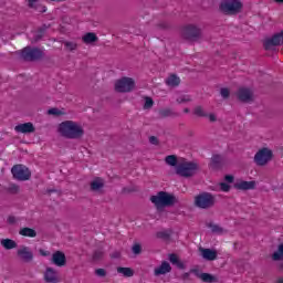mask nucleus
Here are the masks:
<instances>
[{"label": "nucleus", "instance_id": "obj_1", "mask_svg": "<svg viewBox=\"0 0 283 283\" xmlns=\"http://www.w3.org/2000/svg\"><path fill=\"white\" fill-rule=\"evenodd\" d=\"M57 134L63 138H69L70 140H78L85 135V129L83 125L74 120H64L57 126Z\"/></svg>", "mask_w": 283, "mask_h": 283}, {"label": "nucleus", "instance_id": "obj_2", "mask_svg": "<svg viewBox=\"0 0 283 283\" xmlns=\"http://www.w3.org/2000/svg\"><path fill=\"white\" fill-rule=\"evenodd\" d=\"M198 169H200L198 163L181 159L176 167V174L182 178H191L198 174Z\"/></svg>", "mask_w": 283, "mask_h": 283}, {"label": "nucleus", "instance_id": "obj_3", "mask_svg": "<svg viewBox=\"0 0 283 283\" xmlns=\"http://www.w3.org/2000/svg\"><path fill=\"white\" fill-rule=\"evenodd\" d=\"M243 8L244 3H242L241 0H222L219 4L220 12L228 17H235V14H240Z\"/></svg>", "mask_w": 283, "mask_h": 283}, {"label": "nucleus", "instance_id": "obj_4", "mask_svg": "<svg viewBox=\"0 0 283 283\" xmlns=\"http://www.w3.org/2000/svg\"><path fill=\"white\" fill-rule=\"evenodd\" d=\"M150 202H153V205H155V207L160 210L164 209V207H174L177 200L176 196L165 191H160L157 195L150 197Z\"/></svg>", "mask_w": 283, "mask_h": 283}, {"label": "nucleus", "instance_id": "obj_5", "mask_svg": "<svg viewBox=\"0 0 283 283\" xmlns=\"http://www.w3.org/2000/svg\"><path fill=\"white\" fill-rule=\"evenodd\" d=\"M273 158V149L269 147H262L255 153L254 163L258 165V167H266V165H269Z\"/></svg>", "mask_w": 283, "mask_h": 283}, {"label": "nucleus", "instance_id": "obj_6", "mask_svg": "<svg viewBox=\"0 0 283 283\" xmlns=\"http://www.w3.org/2000/svg\"><path fill=\"white\" fill-rule=\"evenodd\" d=\"M180 35L186 41H198L202 36V30L196 24H187L181 28Z\"/></svg>", "mask_w": 283, "mask_h": 283}, {"label": "nucleus", "instance_id": "obj_7", "mask_svg": "<svg viewBox=\"0 0 283 283\" xmlns=\"http://www.w3.org/2000/svg\"><path fill=\"white\" fill-rule=\"evenodd\" d=\"M196 207L199 209H211L216 205V197L209 192H203L195 198Z\"/></svg>", "mask_w": 283, "mask_h": 283}, {"label": "nucleus", "instance_id": "obj_8", "mask_svg": "<svg viewBox=\"0 0 283 283\" xmlns=\"http://www.w3.org/2000/svg\"><path fill=\"white\" fill-rule=\"evenodd\" d=\"M136 82L132 77H122L115 82V91L122 94L134 92Z\"/></svg>", "mask_w": 283, "mask_h": 283}, {"label": "nucleus", "instance_id": "obj_9", "mask_svg": "<svg viewBox=\"0 0 283 283\" xmlns=\"http://www.w3.org/2000/svg\"><path fill=\"white\" fill-rule=\"evenodd\" d=\"M11 174L15 180H30V177L32 176V172H30V169L23 165H15L11 169Z\"/></svg>", "mask_w": 283, "mask_h": 283}, {"label": "nucleus", "instance_id": "obj_10", "mask_svg": "<svg viewBox=\"0 0 283 283\" xmlns=\"http://www.w3.org/2000/svg\"><path fill=\"white\" fill-rule=\"evenodd\" d=\"M21 56L24 61H36L43 56V51L28 46L21 51Z\"/></svg>", "mask_w": 283, "mask_h": 283}, {"label": "nucleus", "instance_id": "obj_11", "mask_svg": "<svg viewBox=\"0 0 283 283\" xmlns=\"http://www.w3.org/2000/svg\"><path fill=\"white\" fill-rule=\"evenodd\" d=\"M237 98H239L241 103H252V101L255 99V95L253 94V90L240 87L237 92Z\"/></svg>", "mask_w": 283, "mask_h": 283}, {"label": "nucleus", "instance_id": "obj_12", "mask_svg": "<svg viewBox=\"0 0 283 283\" xmlns=\"http://www.w3.org/2000/svg\"><path fill=\"white\" fill-rule=\"evenodd\" d=\"M277 45H283V31L264 41L265 50H273Z\"/></svg>", "mask_w": 283, "mask_h": 283}, {"label": "nucleus", "instance_id": "obj_13", "mask_svg": "<svg viewBox=\"0 0 283 283\" xmlns=\"http://www.w3.org/2000/svg\"><path fill=\"white\" fill-rule=\"evenodd\" d=\"M18 258L22 260V262H32L34 254L30 251V248L22 245L17 251Z\"/></svg>", "mask_w": 283, "mask_h": 283}, {"label": "nucleus", "instance_id": "obj_14", "mask_svg": "<svg viewBox=\"0 0 283 283\" xmlns=\"http://www.w3.org/2000/svg\"><path fill=\"white\" fill-rule=\"evenodd\" d=\"M14 132H17V134H34L36 132V128L34 127V124L28 122L17 125L14 127Z\"/></svg>", "mask_w": 283, "mask_h": 283}, {"label": "nucleus", "instance_id": "obj_15", "mask_svg": "<svg viewBox=\"0 0 283 283\" xmlns=\"http://www.w3.org/2000/svg\"><path fill=\"white\" fill-rule=\"evenodd\" d=\"M199 252L201 258H203V260H207L208 262H213V260H218V251L216 250L199 248Z\"/></svg>", "mask_w": 283, "mask_h": 283}, {"label": "nucleus", "instance_id": "obj_16", "mask_svg": "<svg viewBox=\"0 0 283 283\" xmlns=\"http://www.w3.org/2000/svg\"><path fill=\"white\" fill-rule=\"evenodd\" d=\"M51 262L55 266H65V264H67V259L65 258V253L56 251L52 254Z\"/></svg>", "mask_w": 283, "mask_h": 283}, {"label": "nucleus", "instance_id": "obj_17", "mask_svg": "<svg viewBox=\"0 0 283 283\" xmlns=\"http://www.w3.org/2000/svg\"><path fill=\"white\" fill-rule=\"evenodd\" d=\"M255 181H245V180H239L234 184L235 189H241L242 191H249L251 189H254L256 187Z\"/></svg>", "mask_w": 283, "mask_h": 283}, {"label": "nucleus", "instance_id": "obj_18", "mask_svg": "<svg viewBox=\"0 0 283 283\" xmlns=\"http://www.w3.org/2000/svg\"><path fill=\"white\" fill-rule=\"evenodd\" d=\"M155 275L158 277L159 275H167V273H171V265L169 262L164 261L159 266L154 270Z\"/></svg>", "mask_w": 283, "mask_h": 283}, {"label": "nucleus", "instance_id": "obj_19", "mask_svg": "<svg viewBox=\"0 0 283 283\" xmlns=\"http://www.w3.org/2000/svg\"><path fill=\"white\" fill-rule=\"evenodd\" d=\"M44 280L49 283H59V273L54 269L48 268L44 273Z\"/></svg>", "mask_w": 283, "mask_h": 283}, {"label": "nucleus", "instance_id": "obj_20", "mask_svg": "<svg viewBox=\"0 0 283 283\" xmlns=\"http://www.w3.org/2000/svg\"><path fill=\"white\" fill-rule=\"evenodd\" d=\"M82 41L86 45H90V43H96V41H98V36L96 33L88 32L82 36Z\"/></svg>", "mask_w": 283, "mask_h": 283}, {"label": "nucleus", "instance_id": "obj_21", "mask_svg": "<svg viewBox=\"0 0 283 283\" xmlns=\"http://www.w3.org/2000/svg\"><path fill=\"white\" fill-rule=\"evenodd\" d=\"M1 247H3V249H6L7 251H10L12 249H17V241L12 240V239H2L0 241Z\"/></svg>", "mask_w": 283, "mask_h": 283}, {"label": "nucleus", "instance_id": "obj_22", "mask_svg": "<svg viewBox=\"0 0 283 283\" xmlns=\"http://www.w3.org/2000/svg\"><path fill=\"white\" fill-rule=\"evenodd\" d=\"M105 182L103 181L102 178H95L92 182H91V189L92 191H99V189H103Z\"/></svg>", "mask_w": 283, "mask_h": 283}, {"label": "nucleus", "instance_id": "obj_23", "mask_svg": "<svg viewBox=\"0 0 283 283\" xmlns=\"http://www.w3.org/2000/svg\"><path fill=\"white\" fill-rule=\"evenodd\" d=\"M19 233L24 238H36V231L31 228H22Z\"/></svg>", "mask_w": 283, "mask_h": 283}, {"label": "nucleus", "instance_id": "obj_24", "mask_svg": "<svg viewBox=\"0 0 283 283\" xmlns=\"http://www.w3.org/2000/svg\"><path fill=\"white\" fill-rule=\"evenodd\" d=\"M117 273L123 277H134V271L132 268H117Z\"/></svg>", "mask_w": 283, "mask_h": 283}, {"label": "nucleus", "instance_id": "obj_25", "mask_svg": "<svg viewBox=\"0 0 283 283\" xmlns=\"http://www.w3.org/2000/svg\"><path fill=\"white\" fill-rule=\"evenodd\" d=\"M272 260H274V262L283 260V243L279 244L277 250L272 254Z\"/></svg>", "mask_w": 283, "mask_h": 283}, {"label": "nucleus", "instance_id": "obj_26", "mask_svg": "<svg viewBox=\"0 0 283 283\" xmlns=\"http://www.w3.org/2000/svg\"><path fill=\"white\" fill-rule=\"evenodd\" d=\"M200 280L201 282H206V283H214V282H218V276L209 273H202Z\"/></svg>", "mask_w": 283, "mask_h": 283}, {"label": "nucleus", "instance_id": "obj_27", "mask_svg": "<svg viewBox=\"0 0 283 283\" xmlns=\"http://www.w3.org/2000/svg\"><path fill=\"white\" fill-rule=\"evenodd\" d=\"M167 85H169L170 87H176L178 85H180V77L176 76V75H170L167 81H166Z\"/></svg>", "mask_w": 283, "mask_h": 283}, {"label": "nucleus", "instance_id": "obj_28", "mask_svg": "<svg viewBox=\"0 0 283 283\" xmlns=\"http://www.w3.org/2000/svg\"><path fill=\"white\" fill-rule=\"evenodd\" d=\"M165 163L166 165H169V167H176L180 161H178V157H176V155H168L165 158Z\"/></svg>", "mask_w": 283, "mask_h": 283}, {"label": "nucleus", "instance_id": "obj_29", "mask_svg": "<svg viewBox=\"0 0 283 283\" xmlns=\"http://www.w3.org/2000/svg\"><path fill=\"white\" fill-rule=\"evenodd\" d=\"M65 50H67V52H74V50L78 49V44L74 41H64L63 42Z\"/></svg>", "mask_w": 283, "mask_h": 283}, {"label": "nucleus", "instance_id": "obj_30", "mask_svg": "<svg viewBox=\"0 0 283 283\" xmlns=\"http://www.w3.org/2000/svg\"><path fill=\"white\" fill-rule=\"evenodd\" d=\"M195 116H199L201 118H207V113L202 106H196L193 109Z\"/></svg>", "mask_w": 283, "mask_h": 283}, {"label": "nucleus", "instance_id": "obj_31", "mask_svg": "<svg viewBox=\"0 0 283 283\" xmlns=\"http://www.w3.org/2000/svg\"><path fill=\"white\" fill-rule=\"evenodd\" d=\"M48 114L50 116H64L65 109L51 108L48 111Z\"/></svg>", "mask_w": 283, "mask_h": 283}, {"label": "nucleus", "instance_id": "obj_32", "mask_svg": "<svg viewBox=\"0 0 283 283\" xmlns=\"http://www.w3.org/2000/svg\"><path fill=\"white\" fill-rule=\"evenodd\" d=\"M151 107H154V99H151V97H146L144 109H151Z\"/></svg>", "mask_w": 283, "mask_h": 283}, {"label": "nucleus", "instance_id": "obj_33", "mask_svg": "<svg viewBox=\"0 0 283 283\" xmlns=\"http://www.w3.org/2000/svg\"><path fill=\"white\" fill-rule=\"evenodd\" d=\"M10 193H19V186L15 184H10L8 187Z\"/></svg>", "mask_w": 283, "mask_h": 283}, {"label": "nucleus", "instance_id": "obj_34", "mask_svg": "<svg viewBox=\"0 0 283 283\" xmlns=\"http://www.w3.org/2000/svg\"><path fill=\"white\" fill-rule=\"evenodd\" d=\"M191 101V96L189 95H182L179 98H177V103H189Z\"/></svg>", "mask_w": 283, "mask_h": 283}, {"label": "nucleus", "instance_id": "obj_35", "mask_svg": "<svg viewBox=\"0 0 283 283\" xmlns=\"http://www.w3.org/2000/svg\"><path fill=\"white\" fill-rule=\"evenodd\" d=\"M222 163V157L220 155H214L211 159V164L213 165V167H216V165Z\"/></svg>", "mask_w": 283, "mask_h": 283}, {"label": "nucleus", "instance_id": "obj_36", "mask_svg": "<svg viewBox=\"0 0 283 283\" xmlns=\"http://www.w3.org/2000/svg\"><path fill=\"white\" fill-rule=\"evenodd\" d=\"M220 94L222 98H229L231 91H229V88H221Z\"/></svg>", "mask_w": 283, "mask_h": 283}, {"label": "nucleus", "instance_id": "obj_37", "mask_svg": "<svg viewBox=\"0 0 283 283\" xmlns=\"http://www.w3.org/2000/svg\"><path fill=\"white\" fill-rule=\"evenodd\" d=\"M206 118H208L210 123H216V120H218V116H216L214 113L207 114Z\"/></svg>", "mask_w": 283, "mask_h": 283}, {"label": "nucleus", "instance_id": "obj_38", "mask_svg": "<svg viewBox=\"0 0 283 283\" xmlns=\"http://www.w3.org/2000/svg\"><path fill=\"white\" fill-rule=\"evenodd\" d=\"M169 261L171 262V264H177L180 261V259L176 254H170Z\"/></svg>", "mask_w": 283, "mask_h": 283}, {"label": "nucleus", "instance_id": "obj_39", "mask_svg": "<svg viewBox=\"0 0 283 283\" xmlns=\"http://www.w3.org/2000/svg\"><path fill=\"white\" fill-rule=\"evenodd\" d=\"M95 274L98 275L99 277H105V275H107V272L105 271V269H97L95 271Z\"/></svg>", "mask_w": 283, "mask_h": 283}, {"label": "nucleus", "instance_id": "obj_40", "mask_svg": "<svg viewBox=\"0 0 283 283\" xmlns=\"http://www.w3.org/2000/svg\"><path fill=\"white\" fill-rule=\"evenodd\" d=\"M190 273H193V275H196V277H198L199 280H201L202 272H200V270H198V269H192V270H190Z\"/></svg>", "mask_w": 283, "mask_h": 283}, {"label": "nucleus", "instance_id": "obj_41", "mask_svg": "<svg viewBox=\"0 0 283 283\" xmlns=\"http://www.w3.org/2000/svg\"><path fill=\"white\" fill-rule=\"evenodd\" d=\"M220 189L221 191H229L231 189V186H229L228 184L221 182L220 184Z\"/></svg>", "mask_w": 283, "mask_h": 283}, {"label": "nucleus", "instance_id": "obj_42", "mask_svg": "<svg viewBox=\"0 0 283 283\" xmlns=\"http://www.w3.org/2000/svg\"><path fill=\"white\" fill-rule=\"evenodd\" d=\"M211 231H213V233H222V228L214 224V226H211Z\"/></svg>", "mask_w": 283, "mask_h": 283}, {"label": "nucleus", "instance_id": "obj_43", "mask_svg": "<svg viewBox=\"0 0 283 283\" xmlns=\"http://www.w3.org/2000/svg\"><path fill=\"white\" fill-rule=\"evenodd\" d=\"M140 251H142L140 244H135L133 247V253H135L136 255H138V253H140Z\"/></svg>", "mask_w": 283, "mask_h": 283}, {"label": "nucleus", "instance_id": "obj_44", "mask_svg": "<svg viewBox=\"0 0 283 283\" xmlns=\"http://www.w3.org/2000/svg\"><path fill=\"white\" fill-rule=\"evenodd\" d=\"M40 255L43 258H50L51 253L48 250L40 249Z\"/></svg>", "mask_w": 283, "mask_h": 283}, {"label": "nucleus", "instance_id": "obj_45", "mask_svg": "<svg viewBox=\"0 0 283 283\" xmlns=\"http://www.w3.org/2000/svg\"><path fill=\"white\" fill-rule=\"evenodd\" d=\"M39 0H29V8H36V2Z\"/></svg>", "mask_w": 283, "mask_h": 283}, {"label": "nucleus", "instance_id": "obj_46", "mask_svg": "<svg viewBox=\"0 0 283 283\" xmlns=\"http://www.w3.org/2000/svg\"><path fill=\"white\" fill-rule=\"evenodd\" d=\"M8 222H9V224H15L17 223V218L11 216V217L8 218Z\"/></svg>", "mask_w": 283, "mask_h": 283}, {"label": "nucleus", "instance_id": "obj_47", "mask_svg": "<svg viewBox=\"0 0 283 283\" xmlns=\"http://www.w3.org/2000/svg\"><path fill=\"white\" fill-rule=\"evenodd\" d=\"M149 142L151 143V145H158V138H156V137H154V136H151V137L149 138Z\"/></svg>", "mask_w": 283, "mask_h": 283}, {"label": "nucleus", "instance_id": "obj_48", "mask_svg": "<svg viewBox=\"0 0 283 283\" xmlns=\"http://www.w3.org/2000/svg\"><path fill=\"white\" fill-rule=\"evenodd\" d=\"M175 265L178 268V269H185V263L182 261H179L177 263H175Z\"/></svg>", "mask_w": 283, "mask_h": 283}, {"label": "nucleus", "instance_id": "obj_49", "mask_svg": "<svg viewBox=\"0 0 283 283\" xmlns=\"http://www.w3.org/2000/svg\"><path fill=\"white\" fill-rule=\"evenodd\" d=\"M226 181H227V182H233V176L227 175V176H226Z\"/></svg>", "mask_w": 283, "mask_h": 283}, {"label": "nucleus", "instance_id": "obj_50", "mask_svg": "<svg viewBox=\"0 0 283 283\" xmlns=\"http://www.w3.org/2000/svg\"><path fill=\"white\" fill-rule=\"evenodd\" d=\"M276 283H283V279H282V277H279V279L276 280Z\"/></svg>", "mask_w": 283, "mask_h": 283}, {"label": "nucleus", "instance_id": "obj_51", "mask_svg": "<svg viewBox=\"0 0 283 283\" xmlns=\"http://www.w3.org/2000/svg\"><path fill=\"white\" fill-rule=\"evenodd\" d=\"M275 3H283V0H273Z\"/></svg>", "mask_w": 283, "mask_h": 283}, {"label": "nucleus", "instance_id": "obj_52", "mask_svg": "<svg viewBox=\"0 0 283 283\" xmlns=\"http://www.w3.org/2000/svg\"><path fill=\"white\" fill-rule=\"evenodd\" d=\"M45 10H46L45 7H43L42 10H40V12H45Z\"/></svg>", "mask_w": 283, "mask_h": 283}, {"label": "nucleus", "instance_id": "obj_53", "mask_svg": "<svg viewBox=\"0 0 283 283\" xmlns=\"http://www.w3.org/2000/svg\"><path fill=\"white\" fill-rule=\"evenodd\" d=\"M185 113H186V114H189V108H185Z\"/></svg>", "mask_w": 283, "mask_h": 283}, {"label": "nucleus", "instance_id": "obj_54", "mask_svg": "<svg viewBox=\"0 0 283 283\" xmlns=\"http://www.w3.org/2000/svg\"><path fill=\"white\" fill-rule=\"evenodd\" d=\"M161 116H167V114L165 112L161 113Z\"/></svg>", "mask_w": 283, "mask_h": 283}, {"label": "nucleus", "instance_id": "obj_55", "mask_svg": "<svg viewBox=\"0 0 283 283\" xmlns=\"http://www.w3.org/2000/svg\"><path fill=\"white\" fill-rule=\"evenodd\" d=\"M280 269H281V271H283V264H281Z\"/></svg>", "mask_w": 283, "mask_h": 283}, {"label": "nucleus", "instance_id": "obj_56", "mask_svg": "<svg viewBox=\"0 0 283 283\" xmlns=\"http://www.w3.org/2000/svg\"><path fill=\"white\" fill-rule=\"evenodd\" d=\"M51 1H65V0H51Z\"/></svg>", "mask_w": 283, "mask_h": 283}]
</instances>
